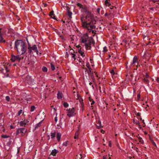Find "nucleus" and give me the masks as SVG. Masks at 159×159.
<instances>
[{
    "label": "nucleus",
    "mask_w": 159,
    "mask_h": 159,
    "mask_svg": "<svg viewBox=\"0 0 159 159\" xmlns=\"http://www.w3.org/2000/svg\"><path fill=\"white\" fill-rule=\"evenodd\" d=\"M14 49H16L18 52H21V54L26 52L27 47L22 40H16L15 43Z\"/></svg>",
    "instance_id": "f257e3e1"
},
{
    "label": "nucleus",
    "mask_w": 159,
    "mask_h": 159,
    "mask_svg": "<svg viewBox=\"0 0 159 159\" xmlns=\"http://www.w3.org/2000/svg\"><path fill=\"white\" fill-rule=\"evenodd\" d=\"M81 42L85 43V46L86 49H90L91 48L92 44H94L95 43L93 38L89 37L86 34H84L81 38Z\"/></svg>",
    "instance_id": "f03ea898"
},
{
    "label": "nucleus",
    "mask_w": 159,
    "mask_h": 159,
    "mask_svg": "<svg viewBox=\"0 0 159 159\" xmlns=\"http://www.w3.org/2000/svg\"><path fill=\"white\" fill-rule=\"evenodd\" d=\"M85 18L86 21L88 23H90V25H94L96 23V20L94 19L93 15L91 13L86 15Z\"/></svg>",
    "instance_id": "7ed1b4c3"
},
{
    "label": "nucleus",
    "mask_w": 159,
    "mask_h": 159,
    "mask_svg": "<svg viewBox=\"0 0 159 159\" xmlns=\"http://www.w3.org/2000/svg\"><path fill=\"white\" fill-rule=\"evenodd\" d=\"M138 65V58L136 56L134 57L132 62L130 64L131 68H134L133 70H137L140 67V65Z\"/></svg>",
    "instance_id": "20e7f679"
},
{
    "label": "nucleus",
    "mask_w": 159,
    "mask_h": 159,
    "mask_svg": "<svg viewBox=\"0 0 159 159\" xmlns=\"http://www.w3.org/2000/svg\"><path fill=\"white\" fill-rule=\"evenodd\" d=\"M27 43L28 44V52L29 54H31L32 53V50L36 52L37 54H39V53L41 54V53L39 52L36 45H34L32 47H31L30 45L29 44L28 41H27Z\"/></svg>",
    "instance_id": "39448f33"
},
{
    "label": "nucleus",
    "mask_w": 159,
    "mask_h": 159,
    "mask_svg": "<svg viewBox=\"0 0 159 159\" xmlns=\"http://www.w3.org/2000/svg\"><path fill=\"white\" fill-rule=\"evenodd\" d=\"M81 20L82 22V26L84 28H87L89 27L90 28H93L94 25H90V23H88L85 18V17H82L81 18Z\"/></svg>",
    "instance_id": "423d86ee"
},
{
    "label": "nucleus",
    "mask_w": 159,
    "mask_h": 159,
    "mask_svg": "<svg viewBox=\"0 0 159 159\" xmlns=\"http://www.w3.org/2000/svg\"><path fill=\"white\" fill-rule=\"evenodd\" d=\"M56 135L57 141L58 142L60 141L61 137V134L60 133L58 132L57 134L55 132L51 133L50 135L51 138L53 139H54Z\"/></svg>",
    "instance_id": "0eeeda50"
},
{
    "label": "nucleus",
    "mask_w": 159,
    "mask_h": 159,
    "mask_svg": "<svg viewBox=\"0 0 159 159\" xmlns=\"http://www.w3.org/2000/svg\"><path fill=\"white\" fill-rule=\"evenodd\" d=\"M78 7L82 9L81 11L84 12L86 15L90 13L91 12L87 9V7L86 6H83L80 3H78L77 4Z\"/></svg>",
    "instance_id": "6e6552de"
},
{
    "label": "nucleus",
    "mask_w": 159,
    "mask_h": 159,
    "mask_svg": "<svg viewBox=\"0 0 159 159\" xmlns=\"http://www.w3.org/2000/svg\"><path fill=\"white\" fill-rule=\"evenodd\" d=\"M78 7L82 9L81 11L84 12L86 15L90 13L91 12L87 9V7L86 6H83L80 3H78L77 4Z\"/></svg>",
    "instance_id": "1a4fd4ad"
},
{
    "label": "nucleus",
    "mask_w": 159,
    "mask_h": 159,
    "mask_svg": "<svg viewBox=\"0 0 159 159\" xmlns=\"http://www.w3.org/2000/svg\"><path fill=\"white\" fill-rule=\"evenodd\" d=\"M27 132V129L25 128H19L16 130V135L21 133L22 136H24Z\"/></svg>",
    "instance_id": "9d476101"
},
{
    "label": "nucleus",
    "mask_w": 159,
    "mask_h": 159,
    "mask_svg": "<svg viewBox=\"0 0 159 159\" xmlns=\"http://www.w3.org/2000/svg\"><path fill=\"white\" fill-rule=\"evenodd\" d=\"M66 111H68L67 115L69 117L74 116L75 115V110L74 108L73 107L72 108H69V109H67Z\"/></svg>",
    "instance_id": "9b49d317"
},
{
    "label": "nucleus",
    "mask_w": 159,
    "mask_h": 159,
    "mask_svg": "<svg viewBox=\"0 0 159 159\" xmlns=\"http://www.w3.org/2000/svg\"><path fill=\"white\" fill-rule=\"evenodd\" d=\"M26 80L29 84H33L34 83H35L34 80L32 79L31 77L29 75L27 76Z\"/></svg>",
    "instance_id": "f8f14e48"
},
{
    "label": "nucleus",
    "mask_w": 159,
    "mask_h": 159,
    "mask_svg": "<svg viewBox=\"0 0 159 159\" xmlns=\"http://www.w3.org/2000/svg\"><path fill=\"white\" fill-rule=\"evenodd\" d=\"M20 58L18 56H15L13 55H11V60L12 62H14L16 60L20 61Z\"/></svg>",
    "instance_id": "ddd939ff"
},
{
    "label": "nucleus",
    "mask_w": 159,
    "mask_h": 159,
    "mask_svg": "<svg viewBox=\"0 0 159 159\" xmlns=\"http://www.w3.org/2000/svg\"><path fill=\"white\" fill-rule=\"evenodd\" d=\"M29 122V121L27 120H24L23 121H22L19 122L20 125L21 126H25L26 125H28Z\"/></svg>",
    "instance_id": "4468645a"
},
{
    "label": "nucleus",
    "mask_w": 159,
    "mask_h": 159,
    "mask_svg": "<svg viewBox=\"0 0 159 159\" xmlns=\"http://www.w3.org/2000/svg\"><path fill=\"white\" fill-rule=\"evenodd\" d=\"M1 28H0V43H6L5 40L3 39L2 37L3 34L1 33Z\"/></svg>",
    "instance_id": "2eb2a0df"
},
{
    "label": "nucleus",
    "mask_w": 159,
    "mask_h": 159,
    "mask_svg": "<svg viewBox=\"0 0 159 159\" xmlns=\"http://www.w3.org/2000/svg\"><path fill=\"white\" fill-rule=\"evenodd\" d=\"M1 71V72L3 73L4 74V76L6 77L8 76L9 72V70H0Z\"/></svg>",
    "instance_id": "dca6fc26"
},
{
    "label": "nucleus",
    "mask_w": 159,
    "mask_h": 159,
    "mask_svg": "<svg viewBox=\"0 0 159 159\" xmlns=\"http://www.w3.org/2000/svg\"><path fill=\"white\" fill-rule=\"evenodd\" d=\"M70 51H72L71 52V55H72V57L74 59V60H75L76 59V57H78V54H75L74 53H72L73 52L74 53L75 52L72 49H71L70 50Z\"/></svg>",
    "instance_id": "f3484780"
},
{
    "label": "nucleus",
    "mask_w": 159,
    "mask_h": 159,
    "mask_svg": "<svg viewBox=\"0 0 159 159\" xmlns=\"http://www.w3.org/2000/svg\"><path fill=\"white\" fill-rule=\"evenodd\" d=\"M95 28V26L94 25V27L93 28H90V27H89L88 28H85L87 29L88 30L89 32L90 33L92 32V33L94 34L95 33V31L93 30H92V29Z\"/></svg>",
    "instance_id": "a211bd4d"
},
{
    "label": "nucleus",
    "mask_w": 159,
    "mask_h": 159,
    "mask_svg": "<svg viewBox=\"0 0 159 159\" xmlns=\"http://www.w3.org/2000/svg\"><path fill=\"white\" fill-rule=\"evenodd\" d=\"M58 152V151L56 149H54L52 150L51 154L54 156H55L57 153Z\"/></svg>",
    "instance_id": "6ab92c4d"
},
{
    "label": "nucleus",
    "mask_w": 159,
    "mask_h": 159,
    "mask_svg": "<svg viewBox=\"0 0 159 159\" xmlns=\"http://www.w3.org/2000/svg\"><path fill=\"white\" fill-rule=\"evenodd\" d=\"M48 66L49 67H51V70H55V66L53 64H52V63H50L49 64H48Z\"/></svg>",
    "instance_id": "aec40b11"
},
{
    "label": "nucleus",
    "mask_w": 159,
    "mask_h": 159,
    "mask_svg": "<svg viewBox=\"0 0 159 159\" xmlns=\"http://www.w3.org/2000/svg\"><path fill=\"white\" fill-rule=\"evenodd\" d=\"M57 98L59 99H60L62 98V93L60 92H58L57 94Z\"/></svg>",
    "instance_id": "412c9836"
},
{
    "label": "nucleus",
    "mask_w": 159,
    "mask_h": 159,
    "mask_svg": "<svg viewBox=\"0 0 159 159\" xmlns=\"http://www.w3.org/2000/svg\"><path fill=\"white\" fill-rule=\"evenodd\" d=\"M139 140V142L141 143L142 144H143L144 143V141L142 139V138L140 137H138L137 136Z\"/></svg>",
    "instance_id": "4be33fe9"
},
{
    "label": "nucleus",
    "mask_w": 159,
    "mask_h": 159,
    "mask_svg": "<svg viewBox=\"0 0 159 159\" xmlns=\"http://www.w3.org/2000/svg\"><path fill=\"white\" fill-rule=\"evenodd\" d=\"M78 52L80 54V55L83 57H84V56H85V55H84V53L81 50V49H80V50H79V51H78Z\"/></svg>",
    "instance_id": "5701e85b"
},
{
    "label": "nucleus",
    "mask_w": 159,
    "mask_h": 159,
    "mask_svg": "<svg viewBox=\"0 0 159 159\" xmlns=\"http://www.w3.org/2000/svg\"><path fill=\"white\" fill-rule=\"evenodd\" d=\"M42 121H40L39 123L38 124H37L36 125H35V128L36 129V128H39V127L41 125V124H42Z\"/></svg>",
    "instance_id": "b1692460"
},
{
    "label": "nucleus",
    "mask_w": 159,
    "mask_h": 159,
    "mask_svg": "<svg viewBox=\"0 0 159 159\" xmlns=\"http://www.w3.org/2000/svg\"><path fill=\"white\" fill-rule=\"evenodd\" d=\"M67 15L69 16V18L70 19H71L72 18L71 15H72V12L71 11H68L67 12Z\"/></svg>",
    "instance_id": "393cba45"
},
{
    "label": "nucleus",
    "mask_w": 159,
    "mask_h": 159,
    "mask_svg": "<svg viewBox=\"0 0 159 159\" xmlns=\"http://www.w3.org/2000/svg\"><path fill=\"white\" fill-rule=\"evenodd\" d=\"M35 109V106H32L31 107L30 111H33Z\"/></svg>",
    "instance_id": "a878e982"
},
{
    "label": "nucleus",
    "mask_w": 159,
    "mask_h": 159,
    "mask_svg": "<svg viewBox=\"0 0 159 159\" xmlns=\"http://www.w3.org/2000/svg\"><path fill=\"white\" fill-rule=\"evenodd\" d=\"M63 104L65 107H67L69 106V104L67 102H64Z\"/></svg>",
    "instance_id": "bb28decb"
},
{
    "label": "nucleus",
    "mask_w": 159,
    "mask_h": 159,
    "mask_svg": "<svg viewBox=\"0 0 159 159\" xmlns=\"http://www.w3.org/2000/svg\"><path fill=\"white\" fill-rule=\"evenodd\" d=\"M54 15V11H51L50 12V14H49V16L51 17H52V18L55 19L54 18H53L52 17V16Z\"/></svg>",
    "instance_id": "cd10ccee"
},
{
    "label": "nucleus",
    "mask_w": 159,
    "mask_h": 159,
    "mask_svg": "<svg viewBox=\"0 0 159 159\" xmlns=\"http://www.w3.org/2000/svg\"><path fill=\"white\" fill-rule=\"evenodd\" d=\"M98 124L99 125V127H98V128H99L100 127H102V125L101 122L100 120H98Z\"/></svg>",
    "instance_id": "c85d7f7f"
},
{
    "label": "nucleus",
    "mask_w": 159,
    "mask_h": 159,
    "mask_svg": "<svg viewBox=\"0 0 159 159\" xmlns=\"http://www.w3.org/2000/svg\"><path fill=\"white\" fill-rule=\"evenodd\" d=\"M3 138H7L9 137L8 135H2L1 136Z\"/></svg>",
    "instance_id": "c756f323"
},
{
    "label": "nucleus",
    "mask_w": 159,
    "mask_h": 159,
    "mask_svg": "<svg viewBox=\"0 0 159 159\" xmlns=\"http://www.w3.org/2000/svg\"><path fill=\"white\" fill-rule=\"evenodd\" d=\"M151 143H152V144L156 148L157 147V145L156 144V143H155V142H154L153 141V140L152 139L151 140Z\"/></svg>",
    "instance_id": "7c9ffc66"
},
{
    "label": "nucleus",
    "mask_w": 159,
    "mask_h": 159,
    "mask_svg": "<svg viewBox=\"0 0 159 159\" xmlns=\"http://www.w3.org/2000/svg\"><path fill=\"white\" fill-rule=\"evenodd\" d=\"M22 109H20L18 112L17 114V116H19L22 113Z\"/></svg>",
    "instance_id": "2f4dec72"
},
{
    "label": "nucleus",
    "mask_w": 159,
    "mask_h": 159,
    "mask_svg": "<svg viewBox=\"0 0 159 159\" xmlns=\"http://www.w3.org/2000/svg\"><path fill=\"white\" fill-rule=\"evenodd\" d=\"M105 4L106 6H109L111 4L108 2L107 0H106L105 2Z\"/></svg>",
    "instance_id": "473e14b6"
},
{
    "label": "nucleus",
    "mask_w": 159,
    "mask_h": 159,
    "mask_svg": "<svg viewBox=\"0 0 159 159\" xmlns=\"http://www.w3.org/2000/svg\"><path fill=\"white\" fill-rule=\"evenodd\" d=\"M109 71L111 75H114L115 74L114 70H109Z\"/></svg>",
    "instance_id": "72a5a7b5"
},
{
    "label": "nucleus",
    "mask_w": 159,
    "mask_h": 159,
    "mask_svg": "<svg viewBox=\"0 0 159 159\" xmlns=\"http://www.w3.org/2000/svg\"><path fill=\"white\" fill-rule=\"evenodd\" d=\"M6 99L8 102H9L10 101V98L8 96H6Z\"/></svg>",
    "instance_id": "f704fd0d"
},
{
    "label": "nucleus",
    "mask_w": 159,
    "mask_h": 159,
    "mask_svg": "<svg viewBox=\"0 0 159 159\" xmlns=\"http://www.w3.org/2000/svg\"><path fill=\"white\" fill-rule=\"evenodd\" d=\"M143 80L144 82L146 83H148L149 82V80L148 79H146L145 78H144Z\"/></svg>",
    "instance_id": "c9c22d12"
},
{
    "label": "nucleus",
    "mask_w": 159,
    "mask_h": 159,
    "mask_svg": "<svg viewBox=\"0 0 159 159\" xmlns=\"http://www.w3.org/2000/svg\"><path fill=\"white\" fill-rule=\"evenodd\" d=\"M107 51V48L106 47H104L103 48V52H106Z\"/></svg>",
    "instance_id": "e433bc0d"
},
{
    "label": "nucleus",
    "mask_w": 159,
    "mask_h": 159,
    "mask_svg": "<svg viewBox=\"0 0 159 159\" xmlns=\"http://www.w3.org/2000/svg\"><path fill=\"white\" fill-rule=\"evenodd\" d=\"M63 145L65 146H67V142H65L63 143Z\"/></svg>",
    "instance_id": "4c0bfd02"
},
{
    "label": "nucleus",
    "mask_w": 159,
    "mask_h": 159,
    "mask_svg": "<svg viewBox=\"0 0 159 159\" xmlns=\"http://www.w3.org/2000/svg\"><path fill=\"white\" fill-rule=\"evenodd\" d=\"M92 101V103H91V105H92L95 102L93 99H91L90 100V101Z\"/></svg>",
    "instance_id": "58836bf2"
},
{
    "label": "nucleus",
    "mask_w": 159,
    "mask_h": 159,
    "mask_svg": "<svg viewBox=\"0 0 159 159\" xmlns=\"http://www.w3.org/2000/svg\"><path fill=\"white\" fill-rule=\"evenodd\" d=\"M145 76L146 78H148L149 77V75L147 73L146 74Z\"/></svg>",
    "instance_id": "ea45409f"
},
{
    "label": "nucleus",
    "mask_w": 159,
    "mask_h": 159,
    "mask_svg": "<svg viewBox=\"0 0 159 159\" xmlns=\"http://www.w3.org/2000/svg\"><path fill=\"white\" fill-rule=\"evenodd\" d=\"M85 72H88L89 73V72L90 73H91V70H85Z\"/></svg>",
    "instance_id": "a19ab883"
},
{
    "label": "nucleus",
    "mask_w": 159,
    "mask_h": 159,
    "mask_svg": "<svg viewBox=\"0 0 159 159\" xmlns=\"http://www.w3.org/2000/svg\"><path fill=\"white\" fill-rule=\"evenodd\" d=\"M100 10V9L99 8H98L97 9V11L98 13H99Z\"/></svg>",
    "instance_id": "79ce46f5"
},
{
    "label": "nucleus",
    "mask_w": 159,
    "mask_h": 159,
    "mask_svg": "<svg viewBox=\"0 0 159 159\" xmlns=\"http://www.w3.org/2000/svg\"><path fill=\"white\" fill-rule=\"evenodd\" d=\"M79 132L78 131H77L75 133V135L77 136H78V135H79Z\"/></svg>",
    "instance_id": "37998d69"
},
{
    "label": "nucleus",
    "mask_w": 159,
    "mask_h": 159,
    "mask_svg": "<svg viewBox=\"0 0 159 159\" xmlns=\"http://www.w3.org/2000/svg\"><path fill=\"white\" fill-rule=\"evenodd\" d=\"M20 151V148H17V154L19 153Z\"/></svg>",
    "instance_id": "c03bdc74"
},
{
    "label": "nucleus",
    "mask_w": 159,
    "mask_h": 159,
    "mask_svg": "<svg viewBox=\"0 0 159 159\" xmlns=\"http://www.w3.org/2000/svg\"><path fill=\"white\" fill-rule=\"evenodd\" d=\"M141 113L139 112H138L136 114V115L138 116H140Z\"/></svg>",
    "instance_id": "a18cd8bd"
},
{
    "label": "nucleus",
    "mask_w": 159,
    "mask_h": 159,
    "mask_svg": "<svg viewBox=\"0 0 159 159\" xmlns=\"http://www.w3.org/2000/svg\"><path fill=\"white\" fill-rule=\"evenodd\" d=\"M156 80L157 81V82L159 83V78L157 77L156 79Z\"/></svg>",
    "instance_id": "49530a36"
},
{
    "label": "nucleus",
    "mask_w": 159,
    "mask_h": 159,
    "mask_svg": "<svg viewBox=\"0 0 159 159\" xmlns=\"http://www.w3.org/2000/svg\"><path fill=\"white\" fill-rule=\"evenodd\" d=\"M55 122H57V117H55Z\"/></svg>",
    "instance_id": "de8ad7c7"
},
{
    "label": "nucleus",
    "mask_w": 159,
    "mask_h": 159,
    "mask_svg": "<svg viewBox=\"0 0 159 159\" xmlns=\"http://www.w3.org/2000/svg\"><path fill=\"white\" fill-rule=\"evenodd\" d=\"M42 70H48V69L45 67H43Z\"/></svg>",
    "instance_id": "09e8293b"
},
{
    "label": "nucleus",
    "mask_w": 159,
    "mask_h": 159,
    "mask_svg": "<svg viewBox=\"0 0 159 159\" xmlns=\"http://www.w3.org/2000/svg\"><path fill=\"white\" fill-rule=\"evenodd\" d=\"M66 10L67 11V12H68V11H70V8L69 7H67L66 8Z\"/></svg>",
    "instance_id": "8fccbe9b"
},
{
    "label": "nucleus",
    "mask_w": 159,
    "mask_h": 159,
    "mask_svg": "<svg viewBox=\"0 0 159 159\" xmlns=\"http://www.w3.org/2000/svg\"><path fill=\"white\" fill-rule=\"evenodd\" d=\"M101 132L102 133V134H104V131L103 130H101Z\"/></svg>",
    "instance_id": "3c124183"
},
{
    "label": "nucleus",
    "mask_w": 159,
    "mask_h": 159,
    "mask_svg": "<svg viewBox=\"0 0 159 159\" xmlns=\"http://www.w3.org/2000/svg\"><path fill=\"white\" fill-rule=\"evenodd\" d=\"M74 138L75 139H77L78 138V136H77L76 135H75V136L74 137Z\"/></svg>",
    "instance_id": "603ef678"
},
{
    "label": "nucleus",
    "mask_w": 159,
    "mask_h": 159,
    "mask_svg": "<svg viewBox=\"0 0 159 159\" xmlns=\"http://www.w3.org/2000/svg\"><path fill=\"white\" fill-rule=\"evenodd\" d=\"M109 145L110 147H111V143L110 142L109 143Z\"/></svg>",
    "instance_id": "864d4df0"
},
{
    "label": "nucleus",
    "mask_w": 159,
    "mask_h": 159,
    "mask_svg": "<svg viewBox=\"0 0 159 159\" xmlns=\"http://www.w3.org/2000/svg\"><path fill=\"white\" fill-rule=\"evenodd\" d=\"M107 159V158H106V156H103V159Z\"/></svg>",
    "instance_id": "5fc2aeb1"
},
{
    "label": "nucleus",
    "mask_w": 159,
    "mask_h": 159,
    "mask_svg": "<svg viewBox=\"0 0 159 159\" xmlns=\"http://www.w3.org/2000/svg\"><path fill=\"white\" fill-rule=\"evenodd\" d=\"M76 47L78 48H79V47H80V46H79V45H78V46H76Z\"/></svg>",
    "instance_id": "6e6d98bb"
},
{
    "label": "nucleus",
    "mask_w": 159,
    "mask_h": 159,
    "mask_svg": "<svg viewBox=\"0 0 159 159\" xmlns=\"http://www.w3.org/2000/svg\"><path fill=\"white\" fill-rule=\"evenodd\" d=\"M99 89H99L100 91V92H101V87H99Z\"/></svg>",
    "instance_id": "4d7b16f0"
},
{
    "label": "nucleus",
    "mask_w": 159,
    "mask_h": 159,
    "mask_svg": "<svg viewBox=\"0 0 159 159\" xmlns=\"http://www.w3.org/2000/svg\"><path fill=\"white\" fill-rule=\"evenodd\" d=\"M44 71L47 72V71L48 70H43Z\"/></svg>",
    "instance_id": "13d9d810"
},
{
    "label": "nucleus",
    "mask_w": 159,
    "mask_h": 159,
    "mask_svg": "<svg viewBox=\"0 0 159 159\" xmlns=\"http://www.w3.org/2000/svg\"><path fill=\"white\" fill-rule=\"evenodd\" d=\"M89 84L90 85H91L92 84V82H90L89 83Z\"/></svg>",
    "instance_id": "bf43d9fd"
},
{
    "label": "nucleus",
    "mask_w": 159,
    "mask_h": 159,
    "mask_svg": "<svg viewBox=\"0 0 159 159\" xmlns=\"http://www.w3.org/2000/svg\"><path fill=\"white\" fill-rule=\"evenodd\" d=\"M153 8H151V10H153Z\"/></svg>",
    "instance_id": "052dcab7"
},
{
    "label": "nucleus",
    "mask_w": 159,
    "mask_h": 159,
    "mask_svg": "<svg viewBox=\"0 0 159 159\" xmlns=\"http://www.w3.org/2000/svg\"><path fill=\"white\" fill-rule=\"evenodd\" d=\"M136 124H138L139 125V126H140V124L139 123H137Z\"/></svg>",
    "instance_id": "680f3d73"
},
{
    "label": "nucleus",
    "mask_w": 159,
    "mask_h": 159,
    "mask_svg": "<svg viewBox=\"0 0 159 159\" xmlns=\"http://www.w3.org/2000/svg\"><path fill=\"white\" fill-rule=\"evenodd\" d=\"M109 58H110L111 56L110 55H109Z\"/></svg>",
    "instance_id": "e2e57ef3"
},
{
    "label": "nucleus",
    "mask_w": 159,
    "mask_h": 159,
    "mask_svg": "<svg viewBox=\"0 0 159 159\" xmlns=\"http://www.w3.org/2000/svg\"><path fill=\"white\" fill-rule=\"evenodd\" d=\"M143 123L144 124V120H143Z\"/></svg>",
    "instance_id": "0e129e2a"
},
{
    "label": "nucleus",
    "mask_w": 159,
    "mask_h": 159,
    "mask_svg": "<svg viewBox=\"0 0 159 159\" xmlns=\"http://www.w3.org/2000/svg\"><path fill=\"white\" fill-rule=\"evenodd\" d=\"M111 157H109V159H111Z\"/></svg>",
    "instance_id": "69168bd1"
},
{
    "label": "nucleus",
    "mask_w": 159,
    "mask_h": 159,
    "mask_svg": "<svg viewBox=\"0 0 159 159\" xmlns=\"http://www.w3.org/2000/svg\"><path fill=\"white\" fill-rule=\"evenodd\" d=\"M62 21L64 23H65V21Z\"/></svg>",
    "instance_id": "338daca9"
},
{
    "label": "nucleus",
    "mask_w": 159,
    "mask_h": 159,
    "mask_svg": "<svg viewBox=\"0 0 159 159\" xmlns=\"http://www.w3.org/2000/svg\"><path fill=\"white\" fill-rule=\"evenodd\" d=\"M19 0H18V1H17V2H19Z\"/></svg>",
    "instance_id": "774afa93"
}]
</instances>
